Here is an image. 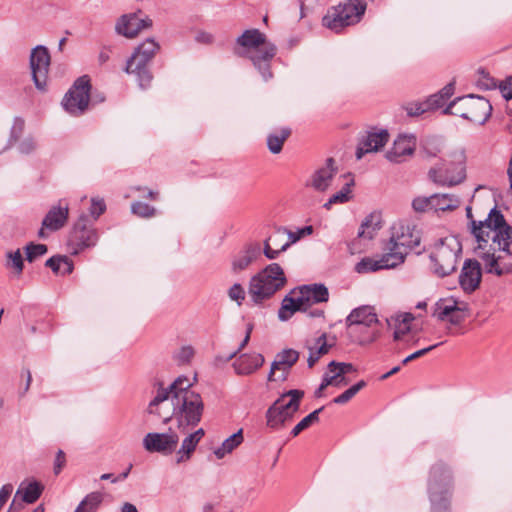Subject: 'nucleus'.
Returning a JSON list of instances; mask_svg holds the SVG:
<instances>
[{"mask_svg":"<svg viewBox=\"0 0 512 512\" xmlns=\"http://www.w3.org/2000/svg\"><path fill=\"white\" fill-rule=\"evenodd\" d=\"M271 241H274V237H268L264 241L263 248L261 247V253L263 252L267 259L274 260L277 259L280 253L284 252L285 250H282V245L277 249L272 248Z\"/></svg>","mask_w":512,"mask_h":512,"instance_id":"48","label":"nucleus"},{"mask_svg":"<svg viewBox=\"0 0 512 512\" xmlns=\"http://www.w3.org/2000/svg\"><path fill=\"white\" fill-rule=\"evenodd\" d=\"M441 344L442 343H436L434 345L413 352L412 354L408 355L406 358L402 360V365H407L409 362L426 355L427 353H429L430 351H432Z\"/></svg>","mask_w":512,"mask_h":512,"instance_id":"56","label":"nucleus"},{"mask_svg":"<svg viewBox=\"0 0 512 512\" xmlns=\"http://www.w3.org/2000/svg\"><path fill=\"white\" fill-rule=\"evenodd\" d=\"M106 210V204L103 199H95L92 198L91 200V206L89 208L90 216L93 218L91 219L93 223L95 224V221L102 215Z\"/></svg>","mask_w":512,"mask_h":512,"instance_id":"50","label":"nucleus"},{"mask_svg":"<svg viewBox=\"0 0 512 512\" xmlns=\"http://www.w3.org/2000/svg\"><path fill=\"white\" fill-rule=\"evenodd\" d=\"M378 323L374 308L363 305L353 309L345 319V325L350 326L351 333H356L357 327L374 326Z\"/></svg>","mask_w":512,"mask_h":512,"instance_id":"21","label":"nucleus"},{"mask_svg":"<svg viewBox=\"0 0 512 512\" xmlns=\"http://www.w3.org/2000/svg\"><path fill=\"white\" fill-rule=\"evenodd\" d=\"M461 254L462 245L456 238L440 239L429 255L433 274L444 278L454 273Z\"/></svg>","mask_w":512,"mask_h":512,"instance_id":"9","label":"nucleus"},{"mask_svg":"<svg viewBox=\"0 0 512 512\" xmlns=\"http://www.w3.org/2000/svg\"><path fill=\"white\" fill-rule=\"evenodd\" d=\"M328 369L330 372H334L335 370H337V373L339 374L340 377L342 375L355 371V367L353 366V364L336 361H331L328 364Z\"/></svg>","mask_w":512,"mask_h":512,"instance_id":"51","label":"nucleus"},{"mask_svg":"<svg viewBox=\"0 0 512 512\" xmlns=\"http://www.w3.org/2000/svg\"><path fill=\"white\" fill-rule=\"evenodd\" d=\"M465 163L464 151H455L429 170V179L440 186H456L466 179Z\"/></svg>","mask_w":512,"mask_h":512,"instance_id":"10","label":"nucleus"},{"mask_svg":"<svg viewBox=\"0 0 512 512\" xmlns=\"http://www.w3.org/2000/svg\"><path fill=\"white\" fill-rule=\"evenodd\" d=\"M304 395V391L300 389H291L282 393L266 411L267 426L278 430L290 423L299 411Z\"/></svg>","mask_w":512,"mask_h":512,"instance_id":"7","label":"nucleus"},{"mask_svg":"<svg viewBox=\"0 0 512 512\" xmlns=\"http://www.w3.org/2000/svg\"><path fill=\"white\" fill-rule=\"evenodd\" d=\"M332 345L327 343L326 333H322L316 339V346L309 348L308 367L312 368L323 355L329 352Z\"/></svg>","mask_w":512,"mask_h":512,"instance_id":"34","label":"nucleus"},{"mask_svg":"<svg viewBox=\"0 0 512 512\" xmlns=\"http://www.w3.org/2000/svg\"><path fill=\"white\" fill-rule=\"evenodd\" d=\"M91 88L88 75L77 78L62 100L64 110L75 117L83 115L91 100Z\"/></svg>","mask_w":512,"mask_h":512,"instance_id":"14","label":"nucleus"},{"mask_svg":"<svg viewBox=\"0 0 512 512\" xmlns=\"http://www.w3.org/2000/svg\"><path fill=\"white\" fill-rule=\"evenodd\" d=\"M287 279L278 263H271L250 278L248 294L254 305H261L281 290Z\"/></svg>","mask_w":512,"mask_h":512,"instance_id":"4","label":"nucleus"},{"mask_svg":"<svg viewBox=\"0 0 512 512\" xmlns=\"http://www.w3.org/2000/svg\"><path fill=\"white\" fill-rule=\"evenodd\" d=\"M50 65V54L45 46H36L30 55L32 79L38 90L44 91Z\"/></svg>","mask_w":512,"mask_h":512,"instance_id":"15","label":"nucleus"},{"mask_svg":"<svg viewBox=\"0 0 512 512\" xmlns=\"http://www.w3.org/2000/svg\"><path fill=\"white\" fill-rule=\"evenodd\" d=\"M344 179H346V182L344 183L343 187L333 194L329 200L323 205V207L327 210L331 208L333 204H343L348 202L351 199V188L354 186V177L351 173H346L342 175Z\"/></svg>","mask_w":512,"mask_h":512,"instance_id":"30","label":"nucleus"},{"mask_svg":"<svg viewBox=\"0 0 512 512\" xmlns=\"http://www.w3.org/2000/svg\"><path fill=\"white\" fill-rule=\"evenodd\" d=\"M159 48V44L153 38H148L138 45L131 57L127 60L125 72L133 74L139 87L142 89H146L151 85L153 75L150 70V65Z\"/></svg>","mask_w":512,"mask_h":512,"instance_id":"8","label":"nucleus"},{"mask_svg":"<svg viewBox=\"0 0 512 512\" xmlns=\"http://www.w3.org/2000/svg\"><path fill=\"white\" fill-rule=\"evenodd\" d=\"M403 264V256L400 253H384L380 259L370 257L362 258L354 270L359 274L376 272L383 269H393Z\"/></svg>","mask_w":512,"mask_h":512,"instance_id":"17","label":"nucleus"},{"mask_svg":"<svg viewBox=\"0 0 512 512\" xmlns=\"http://www.w3.org/2000/svg\"><path fill=\"white\" fill-rule=\"evenodd\" d=\"M453 490L451 469L443 462L432 465L428 479V494L431 512H451L450 499Z\"/></svg>","mask_w":512,"mask_h":512,"instance_id":"5","label":"nucleus"},{"mask_svg":"<svg viewBox=\"0 0 512 512\" xmlns=\"http://www.w3.org/2000/svg\"><path fill=\"white\" fill-rule=\"evenodd\" d=\"M236 43L246 49H255L249 59L265 81L271 79L273 76L271 60L276 55L277 49L274 44L267 43L265 34L258 29H248L236 39Z\"/></svg>","mask_w":512,"mask_h":512,"instance_id":"3","label":"nucleus"},{"mask_svg":"<svg viewBox=\"0 0 512 512\" xmlns=\"http://www.w3.org/2000/svg\"><path fill=\"white\" fill-rule=\"evenodd\" d=\"M339 374L336 372L334 375L324 374L322 378V387H328L329 385H335L337 387L340 386V382H338Z\"/></svg>","mask_w":512,"mask_h":512,"instance_id":"64","label":"nucleus"},{"mask_svg":"<svg viewBox=\"0 0 512 512\" xmlns=\"http://www.w3.org/2000/svg\"><path fill=\"white\" fill-rule=\"evenodd\" d=\"M381 228V214L370 213L361 223L358 237L372 239L374 233Z\"/></svg>","mask_w":512,"mask_h":512,"instance_id":"33","label":"nucleus"},{"mask_svg":"<svg viewBox=\"0 0 512 512\" xmlns=\"http://www.w3.org/2000/svg\"><path fill=\"white\" fill-rule=\"evenodd\" d=\"M26 260L30 263L35 261L38 257L43 256L47 253L48 248L45 244L29 243L25 247Z\"/></svg>","mask_w":512,"mask_h":512,"instance_id":"47","label":"nucleus"},{"mask_svg":"<svg viewBox=\"0 0 512 512\" xmlns=\"http://www.w3.org/2000/svg\"><path fill=\"white\" fill-rule=\"evenodd\" d=\"M410 329V326H404V324H395L393 339L395 341H401L403 337L410 332Z\"/></svg>","mask_w":512,"mask_h":512,"instance_id":"59","label":"nucleus"},{"mask_svg":"<svg viewBox=\"0 0 512 512\" xmlns=\"http://www.w3.org/2000/svg\"><path fill=\"white\" fill-rule=\"evenodd\" d=\"M197 445V439H193L190 435L185 437L182 441L181 447L177 451L176 462L179 464L189 460L192 456V453L195 451Z\"/></svg>","mask_w":512,"mask_h":512,"instance_id":"42","label":"nucleus"},{"mask_svg":"<svg viewBox=\"0 0 512 512\" xmlns=\"http://www.w3.org/2000/svg\"><path fill=\"white\" fill-rule=\"evenodd\" d=\"M337 166L333 158H327L325 165L318 168L311 176L310 186L316 191L324 192L330 186L333 177L337 173Z\"/></svg>","mask_w":512,"mask_h":512,"instance_id":"23","label":"nucleus"},{"mask_svg":"<svg viewBox=\"0 0 512 512\" xmlns=\"http://www.w3.org/2000/svg\"><path fill=\"white\" fill-rule=\"evenodd\" d=\"M194 356V349L191 346H184L181 348L178 358L181 362H189Z\"/></svg>","mask_w":512,"mask_h":512,"instance_id":"63","label":"nucleus"},{"mask_svg":"<svg viewBox=\"0 0 512 512\" xmlns=\"http://www.w3.org/2000/svg\"><path fill=\"white\" fill-rule=\"evenodd\" d=\"M299 293L307 309L312 304L327 302L329 299V292L324 284L303 285L299 288Z\"/></svg>","mask_w":512,"mask_h":512,"instance_id":"26","label":"nucleus"},{"mask_svg":"<svg viewBox=\"0 0 512 512\" xmlns=\"http://www.w3.org/2000/svg\"><path fill=\"white\" fill-rule=\"evenodd\" d=\"M373 326L357 327L356 333H351L350 326H346L348 337L353 343L366 345L374 342L377 338V332L372 329Z\"/></svg>","mask_w":512,"mask_h":512,"instance_id":"35","label":"nucleus"},{"mask_svg":"<svg viewBox=\"0 0 512 512\" xmlns=\"http://www.w3.org/2000/svg\"><path fill=\"white\" fill-rule=\"evenodd\" d=\"M404 108L407 112V115L411 117L420 116L423 113L429 111L425 101L408 103Z\"/></svg>","mask_w":512,"mask_h":512,"instance_id":"52","label":"nucleus"},{"mask_svg":"<svg viewBox=\"0 0 512 512\" xmlns=\"http://www.w3.org/2000/svg\"><path fill=\"white\" fill-rule=\"evenodd\" d=\"M499 90L505 100L512 99V76L506 77L499 83Z\"/></svg>","mask_w":512,"mask_h":512,"instance_id":"57","label":"nucleus"},{"mask_svg":"<svg viewBox=\"0 0 512 512\" xmlns=\"http://www.w3.org/2000/svg\"><path fill=\"white\" fill-rule=\"evenodd\" d=\"M261 256V244L257 241L247 242L241 250L232 257L231 271L239 274L255 262Z\"/></svg>","mask_w":512,"mask_h":512,"instance_id":"19","label":"nucleus"},{"mask_svg":"<svg viewBox=\"0 0 512 512\" xmlns=\"http://www.w3.org/2000/svg\"><path fill=\"white\" fill-rule=\"evenodd\" d=\"M324 408L325 407L322 406L314 410L297 423L290 432L291 437L298 436L302 431L308 429L314 423H317L319 421V414L324 410Z\"/></svg>","mask_w":512,"mask_h":512,"instance_id":"41","label":"nucleus"},{"mask_svg":"<svg viewBox=\"0 0 512 512\" xmlns=\"http://www.w3.org/2000/svg\"><path fill=\"white\" fill-rule=\"evenodd\" d=\"M421 233L414 225L400 222L391 228V237L384 250L388 253H400L405 261L408 252L420 245Z\"/></svg>","mask_w":512,"mask_h":512,"instance_id":"12","label":"nucleus"},{"mask_svg":"<svg viewBox=\"0 0 512 512\" xmlns=\"http://www.w3.org/2000/svg\"><path fill=\"white\" fill-rule=\"evenodd\" d=\"M276 357L279 359V363L283 364V369L288 372L291 367L298 361L299 352L294 349L287 348L277 353Z\"/></svg>","mask_w":512,"mask_h":512,"instance_id":"44","label":"nucleus"},{"mask_svg":"<svg viewBox=\"0 0 512 512\" xmlns=\"http://www.w3.org/2000/svg\"><path fill=\"white\" fill-rule=\"evenodd\" d=\"M65 454L62 450H58L57 454H56V458H55V462H54V473L56 475H58L62 468L64 467L65 465Z\"/></svg>","mask_w":512,"mask_h":512,"instance_id":"61","label":"nucleus"},{"mask_svg":"<svg viewBox=\"0 0 512 512\" xmlns=\"http://www.w3.org/2000/svg\"><path fill=\"white\" fill-rule=\"evenodd\" d=\"M243 442L242 429L232 434L230 437L225 439L220 447H218L214 454L218 459H222L226 454L231 453Z\"/></svg>","mask_w":512,"mask_h":512,"instance_id":"40","label":"nucleus"},{"mask_svg":"<svg viewBox=\"0 0 512 512\" xmlns=\"http://www.w3.org/2000/svg\"><path fill=\"white\" fill-rule=\"evenodd\" d=\"M137 13H127L121 15L115 23V32L128 39H133L139 34L137 27Z\"/></svg>","mask_w":512,"mask_h":512,"instance_id":"27","label":"nucleus"},{"mask_svg":"<svg viewBox=\"0 0 512 512\" xmlns=\"http://www.w3.org/2000/svg\"><path fill=\"white\" fill-rule=\"evenodd\" d=\"M13 491L12 484H5L0 489V508L2 509Z\"/></svg>","mask_w":512,"mask_h":512,"instance_id":"60","label":"nucleus"},{"mask_svg":"<svg viewBox=\"0 0 512 512\" xmlns=\"http://www.w3.org/2000/svg\"><path fill=\"white\" fill-rule=\"evenodd\" d=\"M7 263L6 266L8 268L14 269L17 275H20L23 272L24 261L19 249L14 252H7Z\"/></svg>","mask_w":512,"mask_h":512,"instance_id":"46","label":"nucleus"},{"mask_svg":"<svg viewBox=\"0 0 512 512\" xmlns=\"http://www.w3.org/2000/svg\"><path fill=\"white\" fill-rule=\"evenodd\" d=\"M102 502L103 494L101 492H91L82 499L74 512H97Z\"/></svg>","mask_w":512,"mask_h":512,"instance_id":"39","label":"nucleus"},{"mask_svg":"<svg viewBox=\"0 0 512 512\" xmlns=\"http://www.w3.org/2000/svg\"><path fill=\"white\" fill-rule=\"evenodd\" d=\"M394 320L395 324H404V326H410L411 322L414 320V316L412 313H403L397 315L395 318H391Z\"/></svg>","mask_w":512,"mask_h":512,"instance_id":"62","label":"nucleus"},{"mask_svg":"<svg viewBox=\"0 0 512 512\" xmlns=\"http://www.w3.org/2000/svg\"><path fill=\"white\" fill-rule=\"evenodd\" d=\"M45 266L50 268L54 274L57 275H70L74 270L73 261L66 255H54L50 257Z\"/></svg>","mask_w":512,"mask_h":512,"instance_id":"31","label":"nucleus"},{"mask_svg":"<svg viewBox=\"0 0 512 512\" xmlns=\"http://www.w3.org/2000/svg\"><path fill=\"white\" fill-rule=\"evenodd\" d=\"M389 140V133L386 129L378 132L370 131L364 136L357 147L356 158L361 159L365 154L376 152L386 145Z\"/></svg>","mask_w":512,"mask_h":512,"instance_id":"22","label":"nucleus"},{"mask_svg":"<svg viewBox=\"0 0 512 512\" xmlns=\"http://www.w3.org/2000/svg\"><path fill=\"white\" fill-rule=\"evenodd\" d=\"M99 233L91 218L81 214L68 235L67 245L72 255H78L86 249L96 246Z\"/></svg>","mask_w":512,"mask_h":512,"instance_id":"11","label":"nucleus"},{"mask_svg":"<svg viewBox=\"0 0 512 512\" xmlns=\"http://www.w3.org/2000/svg\"><path fill=\"white\" fill-rule=\"evenodd\" d=\"M131 212L141 218H151L155 216L156 209L147 203L136 201L131 204Z\"/></svg>","mask_w":512,"mask_h":512,"instance_id":"45","label":"nucleus"},{"mask_svg":"<svg viewBox=\"0 0 512 512\" xmlns=\"http://www.w3.org/2000/svg\"><path fill=\"white\" fill-rule=\"evenodd\" d=\"M228 296L231 300L236 301L238 305H241L245 300V290L241 284L235 283L229 288Z\"/></svg>","mask_w":512,"mask_h":512,"instance_id":"53","label":"nucleus"},{"mask_svg":"<svg viewBox=\"0 0 512 512\" xmlns=\"http://www.w3.org/2000/svg\"><path fill=\"white\" fill-rule=\"evenodd\" d=\"M467 309V304L459 305V302L454 298H441L434 305L433 316L437 317L440 321H445L448 315L453 312H462Z\"/></svg>","mask_w":512,"mask_h":512,"instance_id":"29","label":"nucleus"},{"mask_svg":"<svg viewBox=\"0 0 512 512\" xmlns=\"http://www.w3.org/2000/svg\"><path fill=\"white\" fill-rule=\"evenodd\" d=\"M313 226L308 225L302 228H299L297 231H290L286 227H278L277 234H286L288 236V241L283 243L282 250H287L292 244L299 241L301 238L311 235L313 233Z\"/></svg>","mask_w":512,"mask_h":512,"instance_id":"37","label":"nucleus"},{"mask_svg":"<svg viewBox=\"0 0 512 512\" xmlns=\"http://www.w3.org/2000/svg\"><path fill=\"white\" fill-rule=\"evenodd\" d=\"M24 127H25V122L24 120L21 118V117H16L14 119V122H13V125H12V128H11V133H10V142L12 141H17L20 136L22 135L23 131H24Z\"/></svg>","mask_w":512,"mask_h":512,"instance_id":"54","label":"nucleus"},{"mask_svg":"<svg viewBox=\"0 0 512 512\" xmlns=\"http://www.w3.org/2000/svg\"><path fill=\"white\" fill-rule=\"evenodd\" d=\"M455 91V81L449 82L437 93L430 95L426 100L427 108L429 111L437 110L445 104V102L452 97Z\"/></svg>","mask_w":512,"mask_h":512,"instance_id":"32","label":"nucleus"},{"mask_svg":"<svg viewBox=\"0 0 512 512\" xmlns=\"http://www.w3.org/2000/svg\"><path fill=\"white\" fill-rule=\"evenodd\" d=\"M43 490L44 486L41 483L37 481L30 482L23 489L22 500L27 504H33L40 498Z\"/></svg>","mask_w":512,"mask_h":512,"instance_id":"43","label":"nucleus"},{"mask_svg":"<svg viewBox=\"0 0 512 512\" xmlns=\"http://www.w3.org/2000/svg\"><path fill=\"white\" fill-rule=\"evenodd\" d=\"M461 100L455 116H459L476 125H484L491 116L492 105L483 96L468 94L458 97Z\"/></svg>","mask_w":512,"mask_h":512,"instance_id":"13","label":"nucleus"},{"mask_svg":"<svg viewBox=\"0 0 512 512\" xmlns=\"http://www.w3.org/2000/svg\"><path fill=\"white\" fill-rule=\"evenodd\" d=\"M472 234L478 243L474 252L485 272L499 277L512 274V227L496 206L484 221H472Z\"/></svg>","mask_w":512,"mask_h":512,"instance_id":"1","label":"nucleus"},{"mask_svg":"<svg viewBox=\"0 0 512 512\" xmlns=\"http://www.w3.org/2000/svg\"><path fill=\"white\" fill-rule=\"evenodd\" d=\"M431 196L417 197L412 201V207L417 212L431 210Z\"/></svg>","mask_w":512,"mask_h":512,"instance_id":"55","label":"nucleus"},{"mask_svg":"<svg viewBox=\"0 0 512 512\" xmlns=\"http://www.w3.org/2000/svg\"><path fill=\"white\" fill-rule=\"evenodd\" d=\"M178 442V435L170 428L168 433L151 432L146 434L143 446L148 452L170 455L176 450Z\"/></svg>","mask_w":512,"mask_h":512,"instance_id":"16","label":"nucleus"},{"mask_svg":"<svg viewBox=\"0 0 512 512\" xmlns=\"http://www.w3.org/2000/svg\"><path fill=\"white\" fill-rule=\"evenodd\" d=\"M477 87L482 90H492L495 88H499V84L488 73H486L485 71H481V76L477 80Z\"/></svg>","mask_w":512,"mask_h":512,"instance_id":"49","label":"nucleus"},{"mask_svg":"<svg viewBox=\"0 0 512 512\" xmlns=\"http://www.w3.org/2000/svg\"><path fill=\"white\" fill-rule=\"evenodd\" d=\"M298 311H308L301 295H299L297 298L286 295L282 300L281 307L278 311V318L281 321H287Z\"/></svg>","mask_w":512,"mask_h":512,"instance_id":"28","label":"nucleus"},{"mask_svg":"<svg viewBox=\"0 0 512 512\" xmlns=\"http://www.w3.org/2000/svg\"><path fill=\"white\" fill-rule=\"evenodd\" d=\"M233 363L234 370L238 375H250L263 366L265 359L260 353L238 354Z\"/></svg>","mask_w":512,"mask_h":512,"instance_id":"24","label":"nucleus"},{"mask_svg":"<svg viewBox=\"0 0 512 512\" xmlns=\"http://www.w3.org/2000/svg\"><path fill=\"white\" fill-rule=\"evenodd\" d=\"M366 9L367 4L362 0H341L328 8L322 18V25L335 33H341L345 28L358 24Z\"/></svg>","mask_w":512,"mask_h":512,"instance_id":"6","label":"nucleus"},{"mask_svg":"<svg viewBox=\"0 0 512 512\" xmlns=\"http://www.w3.org/2000/svg\"><path fill=\"white\" fill-rule=\"evenodd\" d=\"M291 135L289 127H283L277 132L270 133L267 136V147L272 154H279L282 151L284 142Z\"/></svg>","mask_w":512,"mask_h":512,"instance_id":"36","label":"nucleus"},{"mask_svg":"<svg viewBox=\"0 0 512 512\" xmlns=\"http://www.w3.org/2000/svg\"><path fill=\"white\" fill-rule=\"evenodd\" d=\"M415 148L416 137L414 135H399L385 156L390 162L401 163L407 156L414 154Z\"/></svg>","mask_w":512,"mask_h":512,"instance_id":"20","label":"nucleus"},{"mask_svg":"<svg viewBox=\"0 0 512 512\" xmlns=\"http://www.w3.org/2000/svg\"><path fill=\"white\" fill-rule=\"evenodd\" d=\"M431 203V210L447 211L457 208L458 199L450 194H433L431 195Z\"/></svg>","mask_w":512,"mask_h":512,"instance_id":"38","label":"nucleus"},{"mask_svg":"<svg viewBox=\"0 0 512 512\" xmlns=\"http://www.w3.org/2000/svg\"><path fill=\"white\" fill-rule=\"evenodd\" d=\"M69 216L68 205H62L60 201L58 205L51 207L45 215L42 224L43 227L50 231H58L65 226Z\"/></svg>","mask_w":512,"mask_h":512,"instance_id":"25","label":"nucleus"},{"mask_svg":"<svg viewBox=\"0 0 512 512\" xmlns=\"http://www.w3.org/2000/svg\"><path fill=\"white\" fill-rule=\"evenodd\" d=\"M157 384L159 388L148 405V413L162 416L158 406L171 397L173 412L171 416H163V423L175 419L177 428L182 432L197 426L202 418L204 403L201 395L190 389L189 379L179 376L167 388H164L161 382Z\"/></svg>","mask_w":512,"mask_h":512,"instance_id":"2","label":"nucleus"},{"mask_svg":"<svg viewBox=\"0 0 512 512\" xmlns=\"http://www.w3.org/2000/svg\"><path fill=\"white\" fill-rule=\"evenodd\" d=\"M36 148V144L32 138H26L19 144V151L22 154H30Z\"/></svg>","mask_w":512,"mask_h":512,"instance_id":"58","label":"nucleus"},{"mask_svg":"<svg viewBox=\"0 0 512 512\" xmlns=\"http://www.w3.org/2000/svg\"><path fill=\"white\" fill-rule=\"evenodd\" d=\"M482 280V268L477 259H466L461 268L458 282L465 294L475 292Z\"/></svg>","mask_w":512,"mask_h":512,"instance_id":"18","label":"nucleus"}]
</instances>
